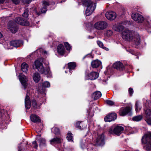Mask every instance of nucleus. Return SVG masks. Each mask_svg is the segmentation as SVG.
Returning <instances> with one entry per match:
<instances>
[{"mask_svg": "<svg viewBox=\"0 0 151 151\" xmlns=\"http://www.w3.org/2000/svg\"><path fill=\"white\" fill-rule=\"evenodd\" d=\"M122 37L125 40L133 42L137 45H139L140 42V37L139 34L128 29H125L122 32Z\"/></svg>", "mask_w": 151, "mask_h": 151, "instance_id": "nucleus-1", "label": "nucleus"}, {"mask_svg": "<svg viewBox=\"0 0 151 151\" xmlns=\"http://www.w3.org/2000/svg\"><path fill=\"white\" fill-rule=\"evenodd\" d=\"M33 69H37L41 74H44L47 76V77L52 76L51 72L48 66L44 67L42 64L39 60H35L33 65Z\"/></svg>", "mask_w": 151, "mask_h": 151, "instance_id": "nucleus-2", "label": "nucleus"}, {"mask_svg": "<svg viewBox=\"0 0 151 151\" xmlns=\"http://www.w3.org/2000/svg\"><path fill=\"white\" fill-rule=\"evenodd\" d=\"M82 2L83 5L87 6L85 13L86 15H90L94 10L96 7V4L90 0H82Z\"/></svg>", "mask_w": 151, "mask_h": 151, "instance_id": "nucleus-3", "label": "nucleus"}, {"mask_svg": "<svg viewBox=\"0 0 151 151\" xmlns=\"http://www.w3.org/2000/svg\"><path fill=\"white\" fill-rule=\"evenodd\" d=\"M142 142L145 144L144 146L147 150H151V133L148 132L143 137L142 139Z\"/></svg>", "mask_w": 151, "mask_h": 151, "instance_id": "nucleus-4", "label": "nucleus"}, {"mask_svg": "<svg viewBox=\"0 0 151 151\" xmlns=\"http://www.w3.org/2000/svg\"><path fill=\"white\" fill-rule=\"evenodd\" d=\"M124 130V128L120 126H112L109 130L110 134L119 135Z\"/></svg>", "mask_w": 151, "mask_h": 151, "instance_id": "nucleus-5", "label": "nucleus"}, {"mask_svg": "<svg viewBox=\"0 0 151 151\" xmlns=\"http://www.w3.org/2000/svg\"><path fill=\"white\" fill-rule=\"evenodd\" d=\"M107 27V23L105 21H100L96 22L93 25V27L98 30H103Z\"/></svg>", "mask_w": 151, "mask_h": 151, "instance_id": "nucleus-6", "label": "nucleus"}, {"mask_svg": "<svg viewBox=\"0 0 151 151\" xmlns=\"http://www.w3.org/2000/svg\"><path fill=\"white\" fill-rule=\"evenodd\" d=\"M131 17L132 19L138 23H142L144 20V18L143 16L137 13H132Z\"/></svg>", "mask_w": 151, "mask_h": 151, "instance_id": "nucleus-7", "label": "nucleus"}, {"mask_svg": "<svg viewBox=\"0 0 151 151\" xmlns=\"http://www.w3.org/2000/svg\"><path fill=\"white\" fill-rule=\"evenodd\" d=\"M95 145L99 146L103 145L104 144V136L103 134L99 135L94 140Z\"/></svg>", "mask_w": 151, "mask_h": 151, "instance_id": "nucleus-8", "label": "nucleus"}, {"mask_svg": "<svg viewBox=\"0 0 151 151\" xmlns=\"http://www.w3.org/2000/svg\"><path fill=\"white\" fill-rule=\"evenodd\" d=\"M145 120L148 124L151 125V110L149 109H144Z\"/></svg>", "mask_w": 151, "mask_h": 151, "instance_id": "nucleus-9", "label": "nucleus"}, {"mask_svg": "<svg viewBox=\"0 0 151 151\" xmlns=\"http://www.w3.org/2000/svg\"><path fill=\"white\" fill-rule=\"evenodd\" d=\"M19 80L23 86V88L24 89H26L27 84V80L26 77L22 74H20L19 76Z\"/></svg>", "mask_w": 151, "mask_h": 151, "instance_id": "nucleus-10", "label": "nucleus"}, {"mask_svg": "<svg viewBox=\"0 0 151 151\" xmlns=\"http://www.w3.org/2000/svg\"><path fill=\"white\" fill-rule=\"evenodd\" d=\"M117 117V116L116 113H111L106 116L104 118V120L106 122H110L116 119Z\"/></svg>", "mask_w": 151, "mask_h": 151, "instance_id": "nucleus-11", "label": "nucleus"}, {"mask_svg": "<svg viewBox=\"0 0 151 151\" xmlns=\"http://www.w3.org/2000/svg\"><path fill=\"white\" fill-rule=\"evenodd\" d=\"M99 76V73L96 72H92L86 76V78L88 79L94 80L97 79Z\"/></svg>", "mask_w": 151, "mask_h": 151, "instance_id": "nucleus-12", "label": "nucleus"}, {"mask_svg": "<svg viewBox=\"0 0 151 151\" xmlns=\"http://www.w3.org/2000/svg\"><path fill=\"white\" fill-rule=\"evenodd\" d=\"M105 16L107 19L109 20L114 19L116 16L115 12L113 11H109L106 12V13Z\"/></svg>", "mask_w": 151, "mask_h": 151, "instance_id": "nucleus-13", "label": "nucleus"}, {"mask_svg": "<svg viewBox=\"0 0 151 151\" xmlns=\"http://www.w3.org/2000/svg\"><path fill=\"white\" fill-rule=\"evenodd\" d=\"M15 21L17 23L22 25L27 26L29 25V22L27 20L23 19L21 17H17L15 19Z\"/></svg>", "mask_w": 151, "mask_h": 151, "instance_id": "nucleus-14", "label": "nucleus"}, {"mask_svg": "<svg viewBox=\"0 0 151 151\" xmlns=\"http://www.w3.org/2000/svg\"><path fill=\"white\" fill-rule=\"evenodd\" d=\"M8 29L13 33L17 32L18 30V28L17 24L15 23H11L9 24L8 26Z\"/></svg>", "mask_w": 151, "mask_h": 151, "instance_id": "nucleus-15", "label": "nucleus"}, {"mask_svg": "<svg viewBox=\"0 0 151 151\" xmlns=\"http://www.w3.org/2000/svg\"><path fill=\"white\" fill-rule=\"evenodd\" d=\"M131 108L129 107L121 109L119 111V114L121 116H124L131 111Z\"/></svg>", "mask_w": 151, "mask_h": 151, "instance_id": "nucleus-16", "label": "nucleus"}, {"mask_svg": "<svg viewBox=\"0 0 151 151\" xmlns=\"http://www.w3.org/2000/svg\"><path fill=\"white\" fill-rule=\"evenodd\" d=\"M124 25L123 23H119L114 25L112 28L115 31L119 32L124 29Z\"/></svg>", "mask_w": 151, "mask_h": 151, "instance_id": "nucleus-17", "label": "nucleus"}, {"mask_svg": "<svg viewBox=\"0 0 151 151\" xmlns=\"http://www.w3.org/2000/svg\"><path fill=\"white\" fill-rule=\"evenodd\" d=\"M62 139L61 137H56L50 140V142L51 145L60 144L62 142Z\"/></svg>", "mask_w": 151, "mask_h": 151, "instance_id": "nucleus-18", "label": "nucleus"}, {"mask_svg": "<svg viewBox=\"0 0 151 151\" xmlns=\"http://www.w3.org/2000/svg\"><path fill=\"white\" fill-rule=\"evenodd\" d=\"M112 66L114 68L119 70H122L124 67L123 65L119 61H117L114 63Z\"/></svg>", "mask_w": 151, "mask_h": 151, "instance_id": "nucleus-19", "label": "nucleus"}, {"mask_svg": "<svg viewBox=\"0 0 151 151\" xmlns=\"http://www.w3.org/2000/svg\"><path fill=\"white\" fill-rule=\"evenodd\" d=\"M22 44V41L21 40L12 41L10 42V45H11L15 47H19Z\"/></svg>", "mask_w": 151, "mask_h": 151, "instance_id": "nucleus-20", "label": "nucleus"}, {"mask_svg": "<svg viewBox=\"0 0 151 151\" xmlns=\"http://www.w3.org/2000/svg\"><path fill=\"white\" fill-rule=\"evenodd\" d=\"M30 119L31 121L35 123H38L40 122V118L36 115L32 114L30 116Z\"/></svg>", "mask_w": 151, "mask_h": 151, "instance_id": "nucleus-21", "label": "nucleus"}, {"mask_svg": "<svg viewBox=\"0 0 151 151\" xmlns=\"http://www.w3.org/2000/svg\"><path fill=\"white\" fill-rule=\"evenodd\" d=\"M43 7L41 9L42 13H45L47 11V6L49 5V3L47 1H44L42 3Z\"/></svg>", "mask_w": 151, "mask_h": 151, "instance_id": "nucleus-22", "label": "nucleus"}, {"mask_svg": "<svg viewBox=\"0 0 151 151\" xmlns=\"http://www.w3.org/2000/svg\"><path fill=\"white\" fill-rule=\"evenodd\" d=\"M25 104L26 108L27 109H29L31 106V103L29 98L28 96L26 95L25 99Z\"/></svg>", "mask_w": 151, "mask_h": 151, "instance_id": "nucleus-23", "label": "nucleus"}, {"mask_svg": "<svg viewBox=\"0 0 151 151\" xmlns=\"http://www.w3.org/2000/svg\"><path fill=\"white\" fill-rule=\"evenodd\" d=\"M65 51V49L63 45L60 44L58 45L57 52L60 55H63Z\"/></svg>", "mask_w": 151, "mask_h": 151, "instance_id": "nucleus-24", "label": "nucleus"}, {"mask_svg": "<svg viewBox=\"0 0 151 151\" xmlns=\"http://www.w3.org/2000/svg\"><path fill=\"white\" fill-rule=\"evenodd\" d=\"M101 62L98 60H95L93 61L91 63V65L93 68H96L98 67L101 64Z\"/></svg>", "mask_w": 151, "mask_h": 151, "instance_id": "nucleus-25", "label": "nucleus"}, {"mask_svg": "<svg viewBox=\"0 0 151 151\" xmlns=\"http://www.w3.org/2000/svg\"><path fill=\"white\" fill-rule=\"evenodd\" d=\"M32 77L34 81L36 83L38 82L40 79V75L37 72L34 73Z\"/></svg>", "mask_w": 151, "mask_h": 151, "instance_id": "nucleus-26", "label": "nucleus"}, {"mask_svg": "<svg viewBox=\"0 0 151 151\" xmlns=\"http://www.w3.org/2000/svg\"><path fill=\"white\" fill-rule=\"evenodd\" d=\"M101 96V93L99 91H96L93 93L92 95V97L95 100L97 99Z\"/></svg>", "mask_w": 151, "mask_h": 151, "instance_id": "nucleus-27", "label": "nucleus"}, {"mask_svg": "<svg viewBox=\"0 0 151 151\" xmlns=\"http://www.w3.org/2000/svg\"><path fill=\"white\" fill-rule=\"evenodd\" d=\"M28 68V65L25 63H23L21 65V70L23 72L27 73Z\"/></svg>", "mask_w": 151, "mask_h": 151, "instance_id": "nucleus-28", "label": "nucleus"}, {"mask_svg": "<svg viewBox=\"0 0 151 151\" xmlns=\"http://www.w3.org/2000/svg\"><path fill=\"white\" fill-rule=\"evenodd\" d=\"M76 66V63L74 62H70L68 63V68L69 71L74 69Z\"/></svg>", "mask_w": 151, "mask_h": 151, "instance_id": "nucleus-29", "label": "nucleus"}, {"mask_svg": "<svg viewBox=\"0 0 151 151\" xmlns=\"http://www.w3.org/2000/svg\"><path fill=\"white\" fill-rule=\"evenodd\" d=\"M143 118L142 115H140L133 117L132 118L133 121L135 122H139L141 121Z\"/></svg>", "mask_w": 151, "mask_h": 151, "instance_id": "nucleus-30", "label": "nucleus"}, {"mask_svg": "<svg viewBox=\"0 0 151 151\" xmlns=\"http://www.w3.org/2000/svg\"><path fill=\"white\" fill-rule=\"evenodd\" d=\"M97 43L98 45L100 47L104 49L106 51H108L109 50V48L104 46L103 42L101 41L98 40L97 41Z\"/></svg>", "mask_w": 151, "mask_h": 151, "instance_id": "nucleus-31", "label": "nucleus"}, {"mask_svg": "<svg viewBox=\"0 0 151 151\" xmlns=\"http://www.w3.org/2000/svg\"><path fill=\"white\" fill-rule=\"evenodd\" d=\"M37 139L40 143L39 145L40 146L45 145L46 140L44 138H39Z\"/></svg>", "mask_w": 151, "mask_h": 151, "instance_id": "nucleus-32", "label": "nucleus"}, {"mask_svg": "<svg viewBox=\"0 0 151 151\" xmlns=\"http://www.w3.org/2000/svg\"><path fill=\"white\" fill-rule=\"evenodd\" d=\"M135 109L137 112H139L141 109V107L139 106V103L138 101H137L135 105Z\"/></svg>", "mask_w": 151, "mask_h": 151, "instance_id": "nucleus-33", "label": "nucleus"}, {"mask_svg": "<svg viewBox=\"0 0 151 151\" xmlns=\"http://www.w3.org/2000/svg\"><path fill=\"white\" fill-rule=\"evenodd\" d=\"M52 132L55 134H60V132L58 128L54 127L52 129Z\"/></svg>", "mask_w": 151, "mask_h": 151, "instance_id": "nucleus-34", "label": "nucleus"}, {"mask_svg": "<svg viewBox=\"0 0 151 151\" xmlns=\"http://www.w3.org/2000/svg\"><path fill=\"white\" fill-rule=\"evenodd\" d=\"M29 15V10L28 8H26L24 10L23 13L22 14L23 17L27 18Z\"/></svg>", "mask_w": 151, "mask_h": 151, "instance_id": "nucleus-35", "label": "nucleus"}, {"mask_svg": "<svg viewBox=\"0 0 151 151\" xmlns=\"http://www.w3.org/2000/svg\"><path fill=\"white\" fill-rule=\"evenodd\" d=\"M67 139L69 141H73V138L71 133H68V134Z\"/></svg>", "mask_w": 151, "mask_h": 151, "instance_id": "nucleus-36", "label": "nucleus"}, {"mask_svg": "<svg viewBox=\"0 0 151 151\" xmlns=\"http://www.w3.org/2000/svg\"><path fill=\"white\" fill-rule=\"evenodd\" d=\"M32 104L33 107L35 109L38 108L40 107V105L37 104L35 100H33L32 101Z\"/></svg>", "mask_w": 151, "mask_h": 151, "instance_id": "nucleus-37", "label": "nucleus"}, {"mask_svg": "<svg viewBox=\"0 0 151 151\" xmlns=\"http://www.w3.org/2000/svg\"><path fill=\"white\" fill-rule=\"evenodd\" d=\"M42 86L44 88H49L50 86V83L47 81H45L42 83Z\"/></svg>", "mask_w": 151, "mask_h": 151, "instance_id": "nucleus-38", "label": "nucleus"}, {"mask_svg": "<svg viewBox=\"0 0 151 151\" xmlns=\"http://www.w3.org/2000/svg\"><path fill=\"white\" fill-rule=\"evenodd\" d=\"M81 123V122H76V127L80 129H82L81 125L82 124Z\"/></svg>", "mask_w": 151, "mask_h": 151, "instance_id": "nucleus-39", "label": "nucleus"}, {"mask_svg": "<svg viewBox=\"0 0 151 151\" xmlns=\"http://www.w3.org/2000/svg\"><path fill=\"white\" fill-rule=\"evenodd\" d=\"M64 45L67 50H69L71 49V47L70 45L68 42H65L64 43Z\"/></svg>", "mask_w": 151, "mask_h": 151, "instance_id": "nucleus-40", "label": "nucleus"}, {"mask_svg": "<svg viewBox=\"0 0 151 151\" xmlns=\"http://www.w3.org/2000/svg\"><path fill=\"white\" fill-rule=\"evenodd\" d=\"M87 148L88 151H90L93 150V145L91 144H87Z\"/></svg>", "mask_w": 151, "mask_h": 151, "instance_id": "nucleus-41", "label": "nucleus"}, {"mask_svg": "<svg viewBox=\"0 0 151 151\" xmlns=\"http://www.w3.org/2000/svg\"><path fill=\"white\" fill-rule=\"evenodd\" d=\"M106 102L107 104L109 105H114V102L110 100H107L106 101Z\"/></svg>", "mask_w": 151, "mask_h": 151, "instance_id": "nucleus-42", "label": "nucleus"}, {"mask_svg": "<svg viewBox=\"0 0 151 151\" xmlns=\"http://www.w3.org/2000/svg\"><path fill=\"white\" fill-rule=\"evenodd\" d=\"M107 35L109 37L113 35L112 31L110 30H108L107 31Z\"/></svg>", "mask_w": 151, "mask_h": 151, "instance_id": "nucleus-43", "label": "nucleus"}, {"mask_svg": "<svg viewBox=\"0 0 151 151\" xmlns=\"http://www.w3.org/2000/svg\"><path fill=\"white\" fill-rule=\"evenodd\" d=\"M42 87H40L38 89V91L40 93H44L45 92V90L42 89Z\"/></svg>", "mask_w": 151, "mask_h": 151, "instance_id": "nucleus-44", "label": "nucleus"}, {"mask_svg": "<svg viewBox=\"0 0 151 151\" xmlns=\"http://www.w3.org/2000/svg\"><path fill=\"white\" fill-rule=\"evenodd\" d=\"M127 51L129 52V53H130L132 54V55H135V52L133 50H126Z\"/></svg>", "mask_w": 151, "mask_h": 151, "instance_id": "nucleus-45", "label": "nucleus"}, {"mask_svg": "<svg viewBox=\"0 0 151 151\" xmlns=\"http://www.w3.org/2000/svg\"><path fill=\"white\" fill-rule=\"evenodd\" d=\"M129 93L131 96L133 93V90L132 88H129Z\"/></svg>", "mask_w": 151, "mask_h": 151, "instance_id": "nucleus-46", "label": "nucleus"}, {"mask_svg": "<svg viewBox=\"0 0 151 151\" xmlns=\"http://www.w3.org/2000/svg\"><path fill=\"white\" fill-rule=\"evenodd\" d=\"M32 144L34 145L33 147L35 148H36L37 147L38 145L37 144V142L36 141H34L32 142Z\"/></svg>", "mask_w": 151, "mask_h": 151, "instance_id": "nucleus-47", "label": "nucleus"}, {"mask_svg": "<svg viewBox=\"0 0 151 151\" xmlns=\"http://www.w3.org/2000/svg\"><path fill=\"white\" fill-rule=\"evenodd\" d=\"M12 1L13 2L16 4H18L20 1V0H12Z\"/></svg>", "mask_w": 151, "mask_h": 151, "instance_id": "nucleus-48", "label": "nucleus"}, {"mask_svg": "<svg viewBox=\"0 0 151 151\" xmlns=\"http://www.w3.org/2000/svg\"><path fill=\"white\" fill-rule=\"evenodd\" d=\"M151 22V21H150ZM147 26L149 27H151V22H150L149 21H147Z\"/></svg>", "mask_w": 151, "mask_h": 151, "instance_id": "nucleus-49", "label": "nucleus"}, {"mask_svg": "<svg viewBox=\"0 0 151 151\" xmlns=\"http://www.w3.org/2000/svg\"><path fill=\"white\" fill-rule=\"evenodd\" d=\"M60 151H66V149L65 148L63 149V148H58Z\"/></svg>", "mask_w": 151, "mask_h": 151, "instance_id": "nucleus-50", "label": "nucleus"}, {"mask_svg": "<svg viewBox=\"0 0 151 151\" xmlns=\"http://www.w3.org/2000/svg\"><path fill=\"white\" fill-rule=\"evenodd\" d=\"M85 144L83 143H81V147L82 149H83L85 147Z\"/></svg>", "mask_w": 151, "mask_h": 151, "instance_id": "nucleus-51", "label": "nucleus"}, {"mask_svg": "<svg viewBox=\"0 0 151 151\" xmlns=\"http://www.w3.org/2000/svg\"><path fill=\"white\" fill-rule=\"evenodd\" d=\"M34 12L36 13L38 15H40V13H38L37 12L36 9H34Z\"/></svg>", "mask_w": 151, "mask_h": 151, "instance_id": "nucleus-52", "label": "nucleus"}, {"mask_svg": "<svg viewBox=\"0 0 151 151\" xmlns=\"http://www.w3.org/2000/svg\"><path fill=\"white\" fill-rule=\"evenodd\" d=\"M5 0H0V4H2Z\"/></svg>", "mask_w": 151, "mask_h": 151, "instance_id": "nucleus-53", "label": "nucleus"}, {"mask_svg": "<svg viewBox=\"0 0 151 151\" xmlns=\"http://www.w3.org/2000/svg\"><path fill=\"white\" fill-rule=\"evenodd\" d=\"M25 0L26 1L25 2L27 3H29L30 2V1L29 0Z\"/></svg>", "mask_w": 151, "mask_h": 151, "instance_id": "nucleus-54", "label": "nucleus"}, {"mask_svg": "<svg viewBox=\"0 0 151 151\" xmlns=\"http://www.w3.org/2000/svg\"><path fill=\"white\" fill-rule=\"evenodd\" d=\"M3 35L0 32V38H1L2 37Z\"/></svg>", "mask_w": 151, "mask_h": 151, "instance_id": "nucleus-55", "label": "nucleus"}, {"mask_svg": "<svg viewBox=\"0 0 151 151\" xmlns=\"http://www.w3.org/2000/svg\"><path fill=\"white\" fill-rule=\"evenodd\" d=\"M43 51V53H42V54H43V53L44 54H47V52H46V51Z\"/></svg>", "mask_w": 151, "mask_h": 151, "instance_id": "nucleus-56", "label": "nucleus"}, {"mask_svg": "<svg viewBox=\"0 0 151 151\" xmlns=\"http://www.w3.org/2000/svg\"><path fill=\"white\" fill-rule=\"evenodd\" d=\"M39 51H43V50L42 49H40L39 50Z\"/></svg>", "mask_w": 151, "mask_h": 151, "instance_id": "nucleus-57", "label": "nucleus"}, {"mask_svg": "<svg viewBox=\"0 0 151 151\" xmlns=\"http://www.w3.org/2000/svg\"><path fill=\"white\" fill-rule=\"evenodd\" d=\"M18 151H21V150L20 148L19 147V150H18Z\"/></svg>", "mask_w": 151, "mask_h": 151, "instance_id": "nucleus-58", "label": "nucleus"}, {"mask_svg": "<svg viewBox=\"0 0 151 151\" xmlns=\"http://www.w3.org/2000/svg\"><path fill=\"white\" fill-rule=\"evenodd\" d=\"M1 115V111H0V116Z\"/></svg>", "mask_w": 151, "mask_h": 151, "instance_id": "nucleus-59", "label": "nucleus"}, {"mask_svg": "<svg viewBox=\"0 0 151 151\" xmlns=\"http://www.w3.org/2000/svg\"><path fill=\"white\" fill-rule=\"evenodd\" d=\"M93 114H92V115H91V116H93Z\"/></svg>", "mask_w": 151, "mask_h": 151, "instance_id": "nucleus-60", "label": "nucleus"}, {"mask_svg": "<svg viewBox=\"0 0 151 151\" xmlns=\"http://www.w3.org/2000/svg\"><path fill=\"white\" fill-rule=\"evenodd\" d=\"M65 73H67V72L66 71H65Z\"/></svg>", "mask_w": 151, "mask_h": 151, "instance_id": "nucleus-61", "label": "nucleus"}, {"mask_svg": "<svg viewBox=\"0 0 151 151\" xmlns=\"http://www.w3.org/2000/svg\"><path fill=\"white\" fill-rule=\"evenodd\" d=\"M96 109H98V108H96Z\"/></svg>", "mask_w": 151, "mask_h": 151, "instance_id": "nucleus-62", "label": "nucleus"}, {"mask_svg": "<svg viewBox=\"0 0 151 151\" xmlns=\"http://www.w3.org/2000/svg\"><path fill=\"white\" fill-rule=\"evenodd\" d=\"M87 56V55H86V56H85V57H86Z\"/></svg>", "mask_w": 151, "mask_h": 151, "instance_id": "nucleus-63", "label": "nucleus"}]
</instances>
